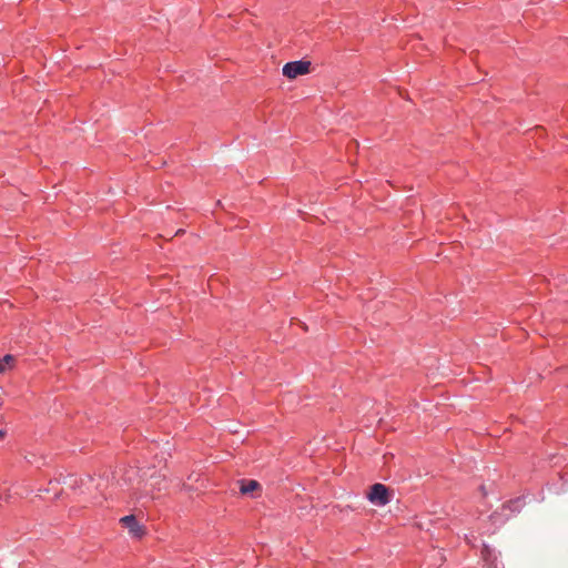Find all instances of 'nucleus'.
Returning <instances> with one entry per match:
<instances>
[{"mask_svg":"<svg viewBox=\"0 0 568 568\" xmlns=\"http://www.w3.org/2000/svg\"><path fill=\"white\" fill-rule=\"evenodd\" d=\"M393 491L384 484L376 483L371 486L367 499L376 506H385L390 503Z\"/></svg>","mask_w":568,"mask_h":568,"instance_id":"f257e3e1","label":"nucleus"},{"mask_svg":"<svg viewBox=\"0 0 568 568\" xmlns=\"http://www.w3.org/2000/svg\"><path fill=\"white\" fill-rule=\"evenodd\" d=\"M311 62L305 60L291 61L284 64L283 74L288 79H295L310 72Z\"/></svg>","mask_w":568,"mask_h":568,"instance_id":"f03ea898","label":"nucleus"},{"mask_svg":"<svg viewBox=\"0 0 568 568\" xmlns=\"http://www.w3.org/2000/svg\"><path fill=\"white\" fill-rule=\"evenodd\" d=\"M120 523L135 538H142L145 535V527L138 521L134 515L122 517Z\"/></svg>","mask_w":568,"mask_h":568,"instance_id":"7ed1b4c3","label":"nucleus"},{"mask_svg":"<svg viewBox=\"0 0 568 568\" xmlns=\"http://www.w3.org/2000/svg\"><path fill=\"white\" fill-rule=\"evenodd\" d=\"M524 505H525V499L523 497H517V498L510 499L509 501L505 503L501 506V510H509L510 514L507 516V518H508L509 516L519 513L521 510V508L524 507Z\"/></svg>","mask_w":568,"mask_h":568,"instance_id":"20e7f679","label":"nucleus"},{"mask_svg":"<svg viewBox=\"0 0 568 568\" xmlns=\"http://www.w3.org/2000/svg\"><path fill=\"white\" fill-rule=\"evenodd\" d=\"M481 558L485 561L486 568H498L497 567V557L493 549H490L487 545H484L481 548Z\"/></svg>","mask_w":568,"mask_h":568,"instance_id":"39448f33","label":"nucleus"},{"mask_svg":"<svg viewBox=\"0 0 568 568\" xmlns=\"http://www.w3.org/2000/svg\"><path fill=\"white\" fill-rule=\"evenodd\" d=\"M240 483V491L242 495H248L253 493L254 490L261 489V485L257 480L254 479H242Z\"/></svg>","mask_w":568,"mask_h":568,"instance_id":"423d86ee","label":"nucleus"},{"mask_svg":"<svg viewBox=\"0 0 568 568\" xmlns=\"http://www.w3.org/2000/svg\"><path fill=\"white\" fill-rule=\"evenodd\" d=\"M479 491H480V494H481V496H483L484 498H486V497H487L488 491H487V489H486V486H485V485H480V486H479Z\"/></svg>","mask_w":568,"mask_h":568,"instance_id":"0eeeda50","label":"nucleus"},{"mask_svg":"<svg viewBox=\"0 0 568 568\" xmlns=\"http://www.w3.org/2000/svg\"><path fill=\"white\" fill-rule=\"evenodd\" d=\"M3 359H4L6 363H10V362L14 361L12 355H6Z\"/></svg>","mask_w":568,"mask_h":568,"instance_id":"6e6552de","label":"nucleus"},{"mask_svg":"<svg viewBox=\"0 0 568 568\" xmlns=\"http://www.w3.org/2000/svg\"><path fill=\"white\" fill-rule=\"evenodd\" d=\"M490 518L494 520V523H497L498 521V513L497 511L493 513Z\"/></svg>","mask_w":568,"mask_h":568,"instance_id":"1a4fd4ad","label":"nucleus"},{"mask_svg":"<svg viewBox=\"0 0 568 568\" xmlns=\"http://www.w3.org/2000/svg\"><path fill=\"white\" fill-rule=\"evenodd\" d=\"M3 371H4L3 366L0 365V373L3 372Z\"/></svg>","mask_w":568,"mask_h":568,"instance_id":"9d476101","label":"nucleus"},{"mask_svg":"<svg viewBox=\"0 0 568 568\" xmlns=\"http://www.w3.org/2000/svg\"><path fill=\"white\" fill-rule=\"evenodd\" d=\"M2 435H3V432H2V430H0V436H2Z\"/></svg>","mask_w":568,"mask_h":568,"instance_id":"9b49d317","label":"nucleus"}]
</instances>
